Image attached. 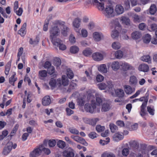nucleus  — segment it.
I'll list each match as a JSON object with an SVG mask.
<instances>
[{
	"mask_svg": "<svg viewBox=\"0 0 157 157\" xmlns=\"http://www.w3.org/2000/svg\"><path fill=\"white\" fill-rule=\"evenodd\" d=\"M108 92L113 96L115 95L114 92L117 96L119 97H123L124 94L123 90L120 89H118L115 90L113 87V86L112 82H108Z\"/></svg>",
	"mask_w": 157,
	"mask_h": 157,
	"instance_id": "1",
	"label": "nucleus"
},
{
	"mask_svg": "<svg viewBox=\"0 0 157 157\" xmlns=\"http://www.w3.org/2000/svg\"><path fill=\"white\" fill-rule=\"evenodd\" d=\"M55 25L52 27L49 30V37L52 42L56 40V39H57L56 37L58 36L60 33V29L57 25Z\"/></svg>",
	"mask_w": 157,
	"mask_h": 157,
	"instance_id": "2",
	"label": "nucleus"
},
{
	"mask_svg": "<svg viewBox=\"0 0 157 157\" xmlns=\"http://www.w3.org/2000/svg\"><path fill=\"white\" fill-rule=\"evenodd\" d=\"M65 22L64 21L59 20H56L54 23V25H59L63 27L61 29V33L62 35L66 36L67 35L70 29L68 27L65 25Z\"/></svg>",
	"mask_w": 157,
	"mask_h": 157,
	"instance_id": "3",
	"label": "nucleus"
},
{
	"mask_svg": "<svg viewBox=\"0 0 157 157\" xmlns=\"http://www.w3.org/2000/svg\"><path fill=\"white\" fill-rule=\"evenodd\" d=\"M148 95H147L146 97H142L139 99H138V100H139L140 101H144V102L141 106V112L140 114L142 116H144L146 114L145 109L148 101Z\"/></svg>",
	"mask_w": 157,
	"mask_h": 157,
	"instance_id": "4",
	"label": "nucleus"
},
{
	"mask_svg": "<svg viewBox=\"0 0 157 157\" xmlns=\"http://www.w3.org/2000/svg\"><path fill=\"white\" fill-rule=\"evenodd\" d=\"M96 107V104L94 100H92L90 104L86 103L84 106V109L87 112L92 113Z\"/></svg>",
	"mask_w": 157,
	"mask_h": 157,
	"instance_id": "5",
	"label": "nucleus"
},
{
	"mask_svg": "<svg viewBox=\"0 0 157 157\" xmlns=\"http://www.w3.org/2000/svg\"><path fill=\"white\" fill-rule=\"evenodd\" d=\"M43 149L42 145L37 147L30 152L29 157H36L40 156L42 153Z\"/></svg>",
	"mask_w": 157,
	"mask_h": 157,
	"instance_id": "6",
	"label": "nucleus"
},
{
	"mask_svg": "<svg viewBox=\"0 0 157 157\" xmlns=\"http://www.w3.org/2000/svg\"><path fill=\"white\" fill-rule=\"evenodd\" d=\"M114 9L113 6L110 5L106 6L104 11V14L108 18H110L114 16Z\"/></svg>",
	"mask_w": 157,
	"mask_h": 157,
	"instance_id": "7",
	"label": "nucleus"
},
{
	"mask_svg": "<svg viewBox=\"0 0 157 157\" xmlns=\"http://www.w3.org/2000/svg\"><path fill=\"white\" fill-rule=\"evenodd\" d=\"M52 43L54 45L58 47L60 50H64L66 49V45L62 43L61 40L59 39H56V41Z\"/></svg>",
	"mask_w": 157,
	"mask_h": 157,
	"instance_id": "8",
	"label": "nucleus"
},
{
	"mask_svg": "<svg viewBox=\"0 0 157 157\" xmlns=\"http://www.w3.org/2000/svg\"><path fill=\"white\" fill-rule=\"evenodd\" d=\"M13 146V143L9 142L3 150L2 154L4 155H7L11 151Z\"/></svg>",
	"mask_w": 157,
	"mask_h": 157,
	"instance_id": "9",
	"label": "nucleus"
},
{
	"mask_svg": "<svg viewBox=\"0 0 157 157\" xmlns=\"http://www.w3.org/2000/svg\"><path fill=\"white\" fill-rule=\"evenodd\" d=\"M59 81L60 85L59 89L63 90V91L64 90H67L64 87L67 86L68 84L69 81L68 79H59Z\"/></svg>",
	"mask_w": 157,
	"mask_h": 157,
	"instance_id": "10",
	"label": "nucleus"
},
{
	"mask_svg": "<svg viewBox=\"0 0 157 157\" xmlns=\"http://www.w3.org/2000/svg\"><path fill=\"white\" fill-rule=\"evenodd\" d=\"M83 119L85 123L92 126L95 125L96 124L97 122L99 120V119L98 118H93L92 119L84 118Z\"/></svg>",
	"mask_w": 157,
	"mask_h": 157,
	"instance_id": "11",
	"label": "nucleus"
},
{
	"mask_svg": "<svg viewBox=\"0 0 157 157\" xmlns=\"http://www.w3.org/2000/svg\"><path fill=\"white\" fill-rule=\"evenodd\" d=\"M71 138L77 142L82 144L85 146H86L87 145V143L86 142L85 140L79 136L72 135L71 136Z\"/></svg>",
	"mask_w": 157,
	"mask_h": 157,
	"instance_id": "12",
	"label": "nucleus"
},
{
	"mask_svg": "<svg viewBox=\"0 0 157 157\" xmlns=\"http://www.w3.org/2000/svg\"><path fill=\"white\" fill-rule=\"evenodd\" d=\"M59 84V79H52L49 82V84L52 89L56 87L59 89L60 86Z\"/></svg>",
	"mask_w": 157,
	"mask_h": 157,
	"instance_id": "13",
	"label": "nucleus"
},
{
	"mask_svg": "<svg viewBox=\"0 0 157 157\" xmlns=\"http://www.w3.org/2000/svg\"><path fill=\"white\" fill-rule=\"evenodd\" d=\"M92 57L94 60L97 61H100L103 59V55L98 52L93 53L92 55Z\"/></svg>",
	"mask_w": 157,
	"mask_h": 157,
	"instance_id": "14",
	"label": "nucleus"
},
{
	"mask_svg": "<svg viewBox=\"0 0 157 157\" xmlns=\"http://www.w3.org/2000/svg\"><path fill=\"white\" fill-rule=\"evenodd\" d=\"M124 138L123 134L119 132L115 133L113 136V140L115 141H118Z\"/></svg>",
	"mask_w": 157,
	"mask_h": 157,
	"instance_id": "15",
	"label": "nucleus"
},
{
	"mask_svg": "<svg viewBox=\"0 0 157 157\" xmlns=\"http://www.w3.org/2000/svg\"><path fill=\"white\" fill-rule=\"evenodd\" d=\"M26 23H25L23 24L21 28L18 31V34L20 35L21 36H25L26 33Z\"/></svg>",
	"mask_w": 157,
	"mask_h": 157,
	"instance_id": "16",
	"label": "nucleus"
},
{
	"mask_svg": "<svg viewBox=\"0 0 157 157\" xmlns=\"http://www.w3.org/2000/svg\"><path fill=\"white\" fill-rule=\"evenodd\" d=\"M93 4L97 6L98 9L100 10L104 9V4L102 2H99L98 0H93Z\"/></svg>",
	"mask_w": 157,
	"mask_h": 157,
	"instance_id": "17",
	"label": "nucleus"
},
{
	"mask_svg": "<svg viewBox=\"0 0 157 157\" xmlns=\"http://www.w3.org/2000/svg\"><path fill=\"white\" fill-rule=\"evenodd\" d=\"M48 73L50 75H52L53 77L51 78H54L56 77L57 74H56V72H55V68L53 66L47 69Z\"/></svg>",
	"mask_w": 157,
	"mask_h": 157,
	"instance_id": "18",
	"label": "nucleus"
},
{
	"mask_svg": "<svg viewBox=\"0 0 157 157\" xmlns=\"http://www.w3.org/2000/svg\"><path fill=\"white\" fill-rule=\"evenodd\" d=\"M122 67V70L123 71H126L129 70L133 69V67L127 63H123L122 65H120Z\"/></svg>",
	"mask_w": 157,
	"mask_h": 157,
	"instance_id": "19",
	"label": "nucleus"
},
{
	"mask_svg": "<svg viewBox=\"0 0 157 157\" xmlns=\"http://www.w3.org/2000/svg\"><path fill=\"white\" fill-rule=\"evenodd\" d=\"M76 81V80H73L70 83L69 88L67 90H64V92H70L71 90L74 89L75 87L76 86V84L74 82Z\"/></svg>",
	"mask_w": 157,
	"mask_h": 157,
	"instance_id": "20",
	"label": "nucleus"
},
{
	"mask_svg": "<svg viewBox=\"0 0 157 157\" xmlns=\"http://www.w3.org/2000/svg\"><path fill=\"white\" fill-rule=\"evenodd\" d=\"M93 37L95 41H99L103 37V35L101 33L95 32L93 33Z\"/></svg>",
	"mask_w": 157,
	"mask_h": 157,
	"instance_id": "21",
	"label": "nucleus"
},
{
	"mask_svg": "<svg viewBox=\"0 0 157 157\" xmlns=\"http://www.w3.org/2000/svg\"><path fill=\"white\" fill-rule=\"evenodd\" d=\"M111 108L110 104L106 102H104L102 105L101 111L102 112H107Z\"/></svg>",
	"mask_w": 157,
	"mask_h": 157,
	"instance_id": "22",
	"label": "nucleus"
},
{
	"mask_svg": "<svg viewBox=\"0 0 157 157\" xmlns=\"http://www.w3.org/2000/svg\"><path fill=\"white\" fill-rule=\"evenodd\" d=\"M62 155L65 157H73L74 155V153L72 151L67 149L63 151Z\"/></svg>",
	"mask_w": 157,
	"mask_h": 157,
	"instance_id": "23",
	"label": "nucleus"
},
{
	"mask_svg": "<svg viewBox=\"0 0 157 157\" xmlns=\"http://www.w3.org/2000/svg\"><path fill=\"white\" fill-rule=\"evenodd\" d=\"M51 101L50 97L49 96H46L43 98L42 104L44 106H46L49 105Z\"/></svg>",
	"mask_w": 157,
	"mask_h": 157,
	"instance_id": "24",
	"label": "nucleus"
},
{
	"mask_svg": "<svg viewBox=\"0 0 157 157\" xmlns=\"http://www.w3.org/2000/svg\"><path fill=\"white\" fill-rule=\"evenodd\" d=\"M132 38L134 40H138L142 36L141 33L139 31H136L133 32L131 35Z\"/></svg>",
	"mask_w": 157,
	"mask_h": 157,
	"instance_id": "25",
	"label": "nucleus"
},
{
	"mask_svg": "<svg viewBox=\"0 0 157 157\" xmlns=\"http://www.w3.org/2000/svg\"><path fill=\"white\" fill-rule=\"evenodd\" d=\"M138 69L139 71L146 72L149 70L148 66L145 64H142L139 65Z\"/></svg>",
	"mask_w": 157,
	"mask_h": 157,
	"instance_id": "26",
	"label": "nucleus"
},
{
	"mask_svg": "<svg viewBox=\"0 0 157 157\" xmlns=\"http://www.w3.org/2000/svg\"><path fill=\"white\" fill-rule=\"evenodd\" d=\"M115 10L117 14H120L123 13L124 8L121 5H117L116 6Z\"/></svg>",
	"mask_w": 157,
	"mask_h": 157,
	"instance_id": "27",
	"label": "nucleus"
},
{
	"mask_svg": "<svg viewBox=\"0 0 157 157\" xmlns=\"http://www.w3.org/2000/svg\"><path fill=\"white\" fill-rule=\"evenodd\" d=\"M12 61L10 60L6 64L5 67V73L6 75H8L9 71L11 67Z\"/></svg>",
	"mask_w": 157,
	"mask_h": 157,
	"instance_id": "28",
	"label": "nucleus"
},
{
	"mask_svg": "<svg viewBox=\"0 0 157 157\" xmlns=\"http://www.w3.org/2000/svg\"><path fill=\"white\" fill-rule=\"evenodd\" d=\"M124 90L126 93L127 94H131L133 92V90L131 87L128 85H124Z\"/></svg>",
	"mask_w": 157,
	"mask_h": 157,
	"instance_id": "29",
	"label": "nucleus"
},
{
	"mask_svg": "<svg viewBox=\"0 0 157 157\" xmlns=\"http://www.w3.org/2000/svg\"><path fill=\"white\" fill-rule=\"evenodd\" d=\"M121 148L122 149L121 151L122 155L124 156H127L129 154V147H128L126 148L122 146Z\"/></svg>",
	"mask_w": 157,
	"mask_h": 157,
	"instance_id": "30",
	"label": "nucleus"
},
{
	"mask_svg": "<svg viewBox=\"0 0 157 157\" xmlns=\"http://www.w3.org/2000/svg\"><path fill=\"white\" fill-rule=\"evenodd\" d=\"M141 60L144 62L150 63L151 62V58L149 55H144L140 58Z\"/></svg>",
	"mask_w": 157,
	"mask_h": 157,
	"instance_id": "31",
	"label": "nucleus"
},
{
	"mask_svg": "<svg viewBox=\"0 0 157 157\" xmlns=\"http://www.w3.org/2000/svg\"><path fill=\"white\" fill-rule=\"evenodd\" d=\"M98 70L103 73H106L107 71L106 66L105 64H101L98 67Z\"/></svg>",
	"mask_w": 157,
	"mask_h": 157,
	"instance_id": "32",
	"label": "nucleus"
},
{
	"mask_svg": "<svg viewBox=\"0 0 157 157\" xmlns=\"http://www.w3.org/2000/svg\"><path fill=\"white\" fill-rule=\"evenodd\" d=\"M112 69L114 71H117L120 67L119 63L117 61H114L112 63L111 65Z\"/></svg>",
	"mask_w": 157,
	"mask_h": 157,
	"instance_id": "33",
	"label": "nucleus"
},
{
	"mask_svg": "<svg viewBox=\"0 0 157 157\" xmlns=\"http://www.w3.org/2000/svg\"><path fill=\"white\" fill-rule=\"evenodd\" d=\"M81 22V20L78 18H75L73 22L74 26L76 28L79 27Z\"/></svg>",
	"mask_w": 157,
	"mask_h": 157,
	"instance_id": "34",
	"label": "nucleus"
},
{
	"mask_svg": "<svg viewBox=\"0 0 157 157\" xmlns=\"http://www.w3.org/2000/svg\"><path fill=\"white\" fill-rule=\"evenodd\" d=\"M111 82V81H108L107 82V85H106L105 83H101L98 84V86L99 88L101 90H104L107 87V89L106 91H108V82Z\"/></svg>",
	"mask_w": 157,
	"mask_h": 157,
	"instance_id": "35",
	"label": "nucleus"
},
{
	"mask_svg": "<svg viewBox=\"0 0 157 157\" xmlns=\"http://www.w3.org/2000/svg\"><path fill=\"white\" fill-rule=\"evenodd\" d=\"M151 36L148 34H146L143 38V41L144 43L148 44L151 40Z\"/></svg>",
	"mask_w": 157,
	"mask_h": 157,
	"instance_id": "36",
	"label": "nucleus"
},
{
	"mask_svg": "<svg viewBox=\"0 0 157 157\" xmlns=\"http://www.w3.org/2000/svg\"><path fill=\"white\" fill-rule=\"evenodd\" d=\"M79 50V48L76 46H71L70 49V52L73 54H76L78 53Z\"/></svg>",
	"mask_w": 157,
	"mask_h": 157,
	"instance_id": "37",
	"label": "nucleus"
},
{
	"mask_svg": "<svg viewBox=\"0 0 157 157\" xmlns=\"http://www.w3.org/2000/svg\"><path fill=\"white\" fill-rule=\"evenodd\" d=\"M129 145L132 147L135 148H137L139 146V144L138 142L134 140H131L129 142Z\"/></svg>",
	"mask_w": 157,
	"mask_h": 157,
	"instance_id": "38",
	"label": "nucleus"
},
{
	"mask_svg": "<svg viewBox=\"0 0 157 157\" xmlns=\"http://www.w3.org/2000/svg\"><path fill=\"white\" fill-rule=\"evenodd\" d=\"M66 74L69 78H73L74 76V74L73 71L70 69H67V70Z\"/></svg>",
	"mask_w": 157,
	"mask_h": 157,
	"instance_id": "39",
	"label": "nucleus"
},
{
	"mask_svg": "<svg viewBox=\"0 0 157 157\" xmlns=\"http://www.w3.org/2000/svg\"><path fill=\"white\" fill-rule=\"evenodd\" d=\"M39 38L37 36L36 37L35 40H33L32 38H30L29 41V43L31 45H36L38 44L39 42Z\"/></svg>",
	"mask_w": 157,
	"mask_h": 157,
	"instance_id": "40",
	"label": "nucleus"
},
{
	"mask_svg": "<svg viewBox=\"0 0 157 157\" xmlns=\"http://www.w3.org/2000/svg\"><path fill=\"white\" fill-rule=\"evenodd\" d=\"M121 20L122 21V23L125 24L127 25H129L130 24V19L128 18L125 17H122L121 18Z\"/></svg>",
	"mask_w": 157,
	"mask_h": 157,
	"instance_id": "41",
	"label": "nucleus"
},
{
	"mask_svg": "<svg viewBox=\"0 0 157 157\" xmlns=\"http://www.w3.org/2000/svg\"><path fill=\"white\" fill-rule=\"evenodd\" d=\"M156 10L157 9L156 6L154 4H153L151 5L150 6L149 12L151 14L153 15L156 12Z\"/></svg>",
	"mask_w": 157,
	"mask_h": 157,
	"instance_id": "42",
	"label": "nucleus"
},
{
	"mask_svg": "<svg viewBox=\"0 0 157 157\" xmlns=\"http://www.w3.org/2000/svg\"><path fill=\"white\" fill-rule=\"evenodd\" d=\"M61 64V61L59 58H55L53 61V64L56 67H58Z\"/></svg>",
	"mask_w": 157,
	"mask_h": 157,
	"instance_id": "43",
	"label": "nucleus"
},
{
	"mask_svg": "<svg viewBox=\"0 0 157 157\" xmlns=\"http://www.w3.org/2000/svg\"><path fill=\"white\" fill-rule=\"evenodd\" d=\"M57 145L58 147L61 149H63L66 146L65 143L62 140H59L58 142Z\"/></svg>",
	"mask_w": 157,
	"mask_h": 157,
	"instance_id": "44",
	"label": "nucleus"
},
{
	"mask_svg": "<svg viewBox=\"0 0 157 157\" xmlns=\"http://www.w3.org/2000/svg\"><path fill=\"white\" fill-rule=\"evenodd\" d=\"M82 53L84 56H87L91 54L92 52L90 48H88L84 50L82 52Z\"/></svg>",
	"mask_w": 157,
	"mask_h": 157,
	"instance_id": "45",
	"label": "nucleus"
},
{
	"mask_svg": "<svg viewBox=\"0 0 157 157\" xmlns=\"http://www.w3.org/2000/svg\"><path fill=\"white\" fill-rule=\"evenodd\" d=\"M112 48L116 50L119 49L121 47V44L119 42H113L112 45Z\"/></svg>",
	"mask_w": 157,
	"mask_h": 157,
	"instance_id": "46",
	"label": "nucleus"
},
{
	"mask_svg": "<svg viewBox=\"0 0 157 157\" xmlns=\"http://www.w3.org/2000/svg\"><path fill=\"white\" fill-rule=\"evenodd\" d=\"M123 55V52L120 50L117 51L115 53V56L117 58L121 59Z\"/></svg>",
	"mask_w": 157,
	"mask_h": 157,
	"instance_id": "47",
	"label": "nucleus"
},
{
	"mask_svg": "<svg viewBox=\"0 0 157 157\" xmlns=\"http://www.w3.org/2000/svg\"><path fill=\"white\" fill-rule=\"evenodd\" d=\"M47 72L46 70H40L39 71V74L40 76L43 78H44L47 75Z\"/></svg>",
	"mask_w": 157,
	"mask_h": 157,
	"instance_id": "48",
	"label": "nucleus"
},
{
	"mask_svg": "<svg viewBox=\"0 0 157 157\" xmlns=\"http://www.w3.org/2000/svg\"><path fill=\"white\" fill-rule=\"evenodd\" d=\"M8 134V131L4 130L2 132V134L0 136V140H2Z\"/></svg>",
	"mask_w": 157,
	"mask_h": 157,
	"instance_id": "49",
	"label": "nucleus"
},
{
	"mask_svg": "<svg viewBox=\"0 0 157 157\" xmlns=\"http://www.w3.org/2000/svg\"><path fill=\"white\" fill-rule=\"evenodd\" d=\"M77 103L78 105L80 106H82L84 105L85 103V100L83 98H80L78 99L77 100Z\"/></svg>",
	"mask_w": 157,
	"mask_h": 157,
	"instance_id": "50",
	"label": "nucleus"
},
{
	"mask_svg": "<svg viewBox=\"0 0 157 157\" xmlns=\"http://www.w3.org/2000/svg\"><path fill=\"white\" fill-rule=\"evenodd\" d=\"M109 127L111 131L113 132H115L116 130H117V126L113 124H110L109 125Z\"/></svg>",
	"mask_w": 157,
	"mask_h": 157,
	"instance_id": "51",
	"label": "nucleus"
},
{
	"mask_svg": "<svg viewBox=\"0 0 157 157\" xmlns=\"http://www.w3.org/2000/svg\"><path fill=\"white\" fill-rule=\"evenodd\" d=\"M105 127L101 126L100 125H97L96 127V129L97 131L98 132H101L103 131L105 129Z\"/></svg>",
	"mask_w": 157,
	"mask_h": 157,
	"instance_id": "52",
	"label": "nucleus"
},
{
	"mask_svg": "<svg viewBox=\"0 0 157 157\" xmlns=\"http://www.w3.org/2000/svg\"><path fill=\"white\" fill-rule=\"evenodd\" d=\"M19 125L18 124H16L14 128H13V129L12 131L11 134H10V136H13L16 133L17 129L19 127Z\"/></svg>",
	"mask_w": 157,
	"mask_h": 157,
	"instance_id": "53",
	"label": "nucleus"
},
{
	"mask_svg": "<svg viewBox=\"0 0 157 157\" xmlns=\"http://www.w3.org/2000/svg\"><path fill=\"white\" fill-rule=\"evenodd\" d=\"M52 63L49 61H46L43 65V67L45 69H48L51 67H52Z\"/></svg>",
	"mask_w": 157,
	"mask_h": 157,
	"instance_id": "54",
	"label": "nucleus"
},
{
	"mask_svg": "<svg viewBox=\"0 0 157 157\" xmlns=\"http://www.w3.org/2000/svg\"><path fill=\"white\" fill-rule=\"evenodd\" d=\"M119 35V32L117 30H115L112 32L111 36L113 38H115L117 37Z\"/></svg>",
	"mask_w": 157,
	"mask_h": 157,
	"instance_id": "55",
	"label": "nucleus"
},
{
	"mask_svg": "<svg viewBox=\"0 0 157 157\" xmlns=\"http://www.w3.org/2000/svg\"><path fill=\"white\" fill-rule=\"evenodd\" d=\"M56 141L54 140H50L48 141V144L50 147H54L56 145Z\"/></svg>",
	"mask_w": 157,
	"mask_h": 157,
	"instance_id": "56",
	"label": "nucleus"
},
{
	"mask_svg": "<svg viewBox=\"0 0 157 157\" xmlns=\"http://www.w3.org/2000/svg\"><path fill=\"white\" fill-rule=\"evenodd\" d=\"M133 21L135 22H140V19L139 16L135 14L133 16Z\"/></svg>",
	"mask_w": 157,
	"mask_h": 157,
	"instance_id": "57",
	"label": "nucleus"
},
{
	"mask_svg": "<svg viewBox=\"0 0 157 157\" xmlns=\"http://www.w3.org/2000/svg\"><path fill=\"white\" fill-rule=\"evenodd\" d=\"M147 111L151 115H154L155 110L151 108L150 106H148L147 107Z\"/></svg>",
	"mask_w": 157,
	"mask_h": 157,
	"instance_id": "58",
	"label": "nucleus"
},
{
	"mask_svg": "<svg viewBox=\"0 0 157 157\" xmlns=\"http://www.w3.org/2000/svg\"><path fill=\"white\" fill-rule=\"evenodd\" d=\"M124 6L125 9L126 10H128L130 8V1L129 0L125 1Z\"/></svg>",
	"mask_w": 157,
	"mask_h": 157,
	"instance_id": "59",
	"label": "nucleus"
},
{
	"mask_svg": "<svg viewBox=\"0 0 157 157\" xmlns=\"http://www.w3.org/2000/svg\"><path fill=\"white\" fill-rule=\"evenodd\" d=\"M23 12V10L21 8H19L18 10H16L15 11H14L15 13L18 16H21V15Z\"/></svg>",
	"mask_w": 157,
	"mask_h": 157,
	"instance_id": "60",
	"label": "nucleus"
},
{
	"mask_svg": "<svg viewBox=\"0 0 157 157\" xmlns=\"http://www.w3.org/2000/svg\"><path fill=\"white\" fill-rule=\"evenodd\" d=\"M106 139L107 140L106 141L101 140L99 142L100 144L102 145L107 144L109 142V138H107Z\"/></svg>",
	"mask_w": 157,
	"mask_h": 157,
	"instance_id": "61",
	"label": "nucleus"
},
{
	"mask_svg": "<svg viewBox=\"0 0 157 157\" xmlns=\"http://www.w3.org/2000/svg\"><path fill=\"white\" fill-rule=\"evenodd\" d=\"M42 147L43 148L42 151H43L45 154L47 155H48L50 153L51 151L50 150L48 149L45 148L43 146V145H41Z\"/></svg>",
	"mask_w": 157,
	"mask_h": 157,
	"instance_id": "62",
	"label": "nucleus"
},
{
	"mask_svg": "<svg viewBox=\"0 0 157 157\" xmlns=\"http://www.w3.org/2000/svg\"><path fill=\"white\" fill-rule=\"evenodd\" d=\"M69 131L71 133L73 134H78L79 133L78 131L75 128H70Z\"/></svg>",
	"mask_w": 157,
	"mask_h": 157,
	"instance_id": "63",
	"label": "nucleus"
},
{
	"mask_svg": "<svg viewBox=\"0 0 157 157\" xmlns=\"http://www.w3.org/2000/svg\"><path fill=\"white\" fill-rule=\"evenodd\" d=\"M67 114V116H70L74 113V111L69 108L66 109Z\"/></svg>",
	"mask_w": 157,
	"mask_h": 157,
	"instance_id": "64",
	"label": "nucleus"
}]
</instances>
